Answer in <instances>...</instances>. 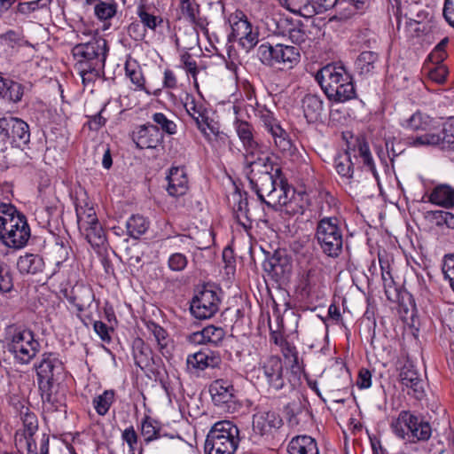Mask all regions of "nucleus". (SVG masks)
I'll use <instances>...</instances> for the list:
<instances>
[{
  "label": "nucleus",
  "mask_w": 454,
  "mask_h": 454,
  "mask_svg": "<svg viewBox=\"0 0 454 454\" xmlns=\"http://www.w3.org/2000/svg\"><path fill=\"white\" fill-rule=\"evenodd\" d=\"M34 368L43 403L51 411H59L66 403L67 387L64 380L67 372L64 363L57 353L44 352Z\"/></svg>",
  "instance_id": "f257e3e1"
},
{
  "label": "nucleus",
  "mask_w": 454,
  "mask_h": 454,
  "mask_svg": "<svg viewBox=\"0 0 454 454\" xmlns=\"http://www.w3.org/2000/svg\"><path fill=\"white\" fill-rule=\"evenodd\" d=\"M31 236L27 217L15 207L0 206V239L8 247L23 248Z\"/></svg>",
  "instance_id": "f03ea898"
},
{
  "label": "nucleus",
  "mask_w": 454,
  "mask_h": 454,
  "mask_svg": "<svg viewBox=\"0 0 454 454\" xmlns=\"http://www.w3.org/2000/svg\"><path fill=\"white\" fill-rule=\"evenodd\" d=\"M274 175L258 176L248 181L251 190L256 193L259 200L269 207L277 209L278 207H286L290 203V188L280 168H276Z\"/></svg>",
  "instance_id": "7ed1b4c3"
},
{
  "label": "nucleus",
  "mask_w": 454,
  "mask_h": 454,
  "mask_svg": "<svg viewBox=\"0 0 454 454\" xmlns=\"http://www.w3.org/2000/svg\"><path fill=\"white\" fill-rule=\"evenodd\" d=\"M239 431L230 420L214 424L205 442V454H234L239 446Z\"/></svg>",
  "instance_id": "20e7f679"
},
{
  "label": "nucleus",
  "mask_w": 454,
  "mask_h": 454,
  "mask_svg": "<svg viewBox=\"0 0 454 454\" xmlns=\"http://www.w3.org/2000/svg\"><path fill=\"white\" fill-rule=\"evenodd\" d=\"M6 340L7 350L21 364H28L40 349V343L35 339L34 333L27 328L9 325L6 328Z\"/></svg>",
  "instance_id": "39448f33"
},
{
  "label": "nucleus",
  "mask_w": 454,
  "mask_h": 454,
  "mask_svg": "<svg viewBox=\"0 0 454 454\" xmlns=\"http://www.w3.org/2000/svg\"><path fill=\"white\" fill-rule=\"evenodd\" d=\"M315 239L322 253L336 259L343 249V229L339 218L325 216L317 224Z\"/></svg>",
  "instance_id": "423d86ee"
},
{
  "label": "nucleus",
  "mask_w": 454,
  "mask_h": 454,
  "mask_svg": "<svg viewBox=\"0 0 454 454\" xmlns=\"http://www.w3.org/2000/svg\"><path fill=\"white\" fill-rule=\"evenodd\" d=\"M260 61L270 67L279 70L292 69L300 62V51L294 46L269 43L261 44L257 49Z\"/></svg>",
  "instance_id": "0eeeda50"
},
{
  "label": "nucleus",
  "mask_w": 454,
  "mask_h": 454,
  "mask_svg": "<svg viewBox=\"0 0 454 454\" xmlns=\"http://www.w3.org/2000/svg\"><path fill=\"white\" fill-rule=\"evenodd\" d=\"M221 290L210 285H204L195 291L190 304L192 315L198 319L213 317L219 310Z\"/></svg>",
  "instance_id": "6e6552de"
},
{
  "label": "nucleus",
  "mask_w": 454,
  "mask_h": 454,
  "mask_svg": "<svg viewBox=\"0 0 454 454\" xmlns=\"http://www.w3.org/2000/svg\"><path fill=\"white\" fill-rule=\"evenodd\" d=\"M354 157H360L364 165L372 173L375 172V166L370 152L369 145L363 137H357L353 148H348L344 154L339 155L334 160V166L337 173L347 179L353 177L354 168L351 161V153Z\"/></svg>",
  "instance_id": "1a4fd4ad"
},
{
  "label": "nucleus",
  "mask_w": 454,
  "mask_h": 454,
  "mask_svg": "<svg viewBox=\"0 0 454 454\" xmlns=\"http://www.w3.org/2000/svg\"><path fill=\"white\" fill-rule=\"evenodd\" d=\"M431 434V426L423 418L410 411L399 412V438L417 442L428 440Z\"/></svg>",
  "instance_id": "9d476101"
},
{
  "label": "nucleus",
  "mask_w": 454,
  "mask_h": 454,
  "mask_svg": "<svg viewBox=\"0 0 454 454\" xmlns=\"http://www.w3.org/2000/svg\"><path fill=\"white\" fill-rule=\"evenodd\" d=\"M0 138L15 147L23 148L30 141L29 126L17 117H2L0 118Z\"/></svg>",
  "instance_id": "9b49d317"
},
{
  "label": "nucleus",
  "mask_w": 454,
  "mask_h": 454,
  "mask_svg": "<svg viewBox=\"0 0 454 454\" xmlns=\"http://www.w3.org/2000/svg\"><path fill=\"white\" fill-rule=\"evenodd\" d=\"M401 140L414 146L436 145L442 150H454V120L445 122L438 133H426L415 138L407 137Z\"/></svg>",
  "instance_id": "f8f14e48"
},
{
  "label": "nucleus",
  "mask_w": 454,
  "mask_h": 454,
  "mask_svg": "<svg viewBox=\"0 0 454 454\" xmlns=\"http://www.w3.org/2000/svg\"><path fill=\"white\" fill-rule=\"evenodd\" d=\"M245 172L248 180L258 176H275L276 168H278L272 159L262 153L260 148L244 154Z\"/></svg>",
  "instance_id": "ddd939ff"
},
{
  "label": "nucleus",
  "mask_w": 454,
  "mask_h": 454,
  "mask_svg": "<svg viewBox=\"0 0 454 454\" xmlns=\"http://www.w3.org/2000/svg\"><path fill=\"white\" fill-rule=\"evenodd\" d=\"M107 51L106 41L102 37H94L88 43H78L72 50L77 63L84 62L89 65H94L96 61L105 64Z\"/></svg>",
  "instance_id": "4468645a"
},
{
  "label": "nucleus",
  "mask_w": 454,
  "mask_h": 454,
  "mask_svg": "<svg viewBox=\"0 0 454 454\" xmlns=\"http://www.w3.org/2000/svg\"><path fill=\"white\" fill-rule=\"evenodd\" d=\"M399 321L403 323V334L417 336L419 318L413 296L405 289L399 288Z\"/></svg>",
  "instance_id": "2eb2a0df"
},
{
  "label": "nucleus",
  "mask_w": 454,
  "mask_h": 454,
  "mask_svg": "<svg viewBox=\"0 0 454 454\" xmlns=\"http://www.w3.org/2000/svg\"><path fill=\"white\" fill-rule=\"evenodd\" d=\"M399 385L402 392H406L415 400H421L425 395L423 381L409 360L399 370Z\"/></svg>",
  "instance_id": "dca6fc26"
},
{
  "label": "nucleus",
  "mask_w": 454,
  "mask_h": 454,
  "mask_svg": "<svg viewBox=\"0 0 454 454\" xmlns=\"http://www.w3.org/2000/svg\"><path fill=\"white\" fill-rule=\"evenodd\" d=\"M351 75L342 66L326 65L322 67L316 74V81L320 85L321 89L328 98L331 93H333L335 86L340 82H346Z\"/></svg>",
  "instance_id": "f3484780"
},
{
  "label": "nucleus",
  "mask_w": 454,
  "mask_h": 454,
  "mask_svg": "<svg viewBox=\"0 0 454 454\" xmlns=\"http://www.w3.org/2000/svg\"><path fill=\"white\" fill-rule=\"evenodd\" d=\"M209 393L215 405L228 411L235 409L238 399L236 390L230 381L223 379L214 380L209 386Z\"/></svg>",
  "instance_id": "a211bd4d"
},
{
  "label": "nucleus",
  "mask_w": 454,
  "mask_h": 454,
  "mask_svg": "<svg viewBox=\"0 0 454 454\" xmlns=\"http://www.w3.org/2000/svg\"><path fill=\"white\" fill-rule=\"evenodd\" d=\"M261 121L266 130L272 136L275 145L283 153L290 154L294 152V146L288 134L279 125L270 111L266 110L261 114Z\"/></svg>",
  "instance_id": "6ab92c4d"
},
{
  "label": "nucleus",
  "mask_w": 454,
  "mask_h": 454,
  "mask_svg": "<svg viewBox=\"0 0 454 454\" xmlns=\"http://www.w3.org/2000/svg\"><path fill=\"white\" fill-rule=\"evenodd\" d=\"M379 262L381 269V278L384 286V292L387 299L392 302H397V285L393 274L392 265H395V257L386 251L379 253Z\"/></svg>",
  "instance_id": "aec40b11"
},
{
  "label": "nucleus",
  "mask_w": 454,
  "mask_h": 454,
  "mask_svg": "<svg viewBox=\"0 0 454 454\" xmlns=\"http://www.w3.org/2000/svg\"><path fill=\"white\" fill-rule=\"evenodd\" d=\"M222 364V358L218 352L201 348L200 351L187 356V369L191 372H199L207 368H218Z\"/></svg>",
  "instance_id": "412c9836"
},
{
  "label": "nucleus",
  "mask_w": 454,
  "mask_h": 454,
  "mask_svg": "<svg viewBox=\"0 0 454 454\" xmlns=\"http://www.w3.org/2000/svg\"><path fill=\"white\" fill-rule=\"evenodd\" d=\"M164 136L160 129L154 124L146 123L138 127L133 132L132 139L139 149H153L160 145Z\"/></svg>",
  "instance_id": "4be33fe9"
},
{
  "label": "nucleus",
  "mask_w": 454,
  "mask_h": 454,
  "mask_svg": "<svg viewBox=\"0 0 454 454\" xmlns=\"http://www.w3.org/2000/svg\"><path fill=\"white\" fill-rule=\"evenodd\" d=\"M282 425V419L275 411H259L253 416V431L259 436L271 434Z\"/></svg>",
  "instance_id": "5701e85b"
},
{
  "label": "nucleus",
  "mask_w": 454,
  "mask_h": 454,
  "mask_svg": "<svg viewBox=\"0 0 454 454\" xmlns=\"http://www.w3.org/2000/svg\"><path fill=\"white\" fill-rule=\"evenodd\" d=\"M276 24V32L283 36H288L291 42L295 44L305 43L308 38L306 26L301 20L280 18Z\"/></svg>",
  "instance_id": "b1692460"
},
{
  "label": "nucleus",
  "mask_w": 454,
  "mask_h": 454,
  "mask_svg": "<svg viewBox=\"0 0 454 454\" xmlns=\"http://www.w3.org/2000/svg\"><path fill=\"white\" fill-rule=\"evenodd\" d=\"M233 215L237 223L241 225L245 230L252 228L253 222H266L263 219V213L254 212L249 207L247 197L239 195V200L233 206Z\"/></svg>",
  "instance_id": "393cba45"
},
{
  "label": "nucleus",
  "mask_w": 454,
  "mask_h": 454,
  "mask_svg": "<svg viewBox=\"0 0 454 454\" xmlns=\"http://www.w3.org/2000/svg\"><path fill=\"white\" fill-rule=\"evenodd\" d=\"M268 385L273 390L278 391L283 388L285 380L283 377V363L280 357L270 356L262 367Z\"/></svg>",
  "instance_id": "a878e982"
},
{
  "label": "nucleus",
  "mask_w": 454,
  "mask_h": 454,
  "mask_svg": "<svg viewBox=\"0 0 454 454\" xmlns=\"http://www.w3.org/2000/svg\"><path fill=\"white\" fill-rule=\"evenodd\" d=\"M167 191L172 197H180L188 191V178L184 168L172 167L167 176Z\"/></svg>",
  "instance_id": "bb28decb"
},
{
  "label": "nucleus",
  "mask_w": 454,
  "mask_h": 454,
  "mask_svg": "<svg viewBox=\"0 0 454 454\" xmlns=\"http://www.w3.org/2000/svg\"><path fill=\"white\" fill-rule=\"evenodd\" d=\"M303 115L309 123L319 121L324 112L322 98L315 94H306L301 99Z\"/></svg>",
  "instance_id": "cd10ccee"
},
{
  "label": "nucleus",
  "mask_w": 454,
  "mask_h": 454,
  "mask_svg": "<svg viewBox=\"0 0 454 454\" xmlns=\"http://www.w3.org/2000/svg\"><path fill=\"white\" fill-rule=\"evenodd\" d=\"M45 267L43 256L37 254L27 253L20 255L17 261V269L22 275H37L43 271Z\"/></svg>",
  "instance_id": "c85d7f7f"
},
{
  "label": "nucleus",
  "mask_w": 454,
  "mask_h": 454,
  "mask_svg": "<svg viewBox=\"0 0 454 454\" xmlns=\"http://www.w3.org/2000/svg\"><path fill=\"white\" fill-rule=\"evenodd\" d=\"M66 298L79 312H82L93 302L94 293L91 288L80 286L74 287Z\"/></svg>",
  "instance_id": "c756f323"
},
{
  "label": "nucleus",
  "mask_w": 454,
  "mask_h": 454,
  "mask_svg": "<svg viewBox=\"0 0 454 454\" xmlns=\"http://www.w3.org/2000/svg\"><path fill=\"white\" fill-rule=\"evenodd\" d=\"M24 95V86L0 74V98L12 103H19Z\"/></svg>",
  "instance_id": "7c9ffc66"
},
{
  "label": "nucleus",
  "mask_w": 454,
  "mask_h": 454,
  "mask_svg": "<svg viewBox=\"0 0 454 454\" xmlns=\"http://www.w3.org/2000/svg\"><path fill=\"white\" fill-rule=\"evenodd\" d=\"M403 126L411 130H423L426 133H432L439 126V122L429 115L417 111L406 120Z\"/></svg>",
  "instance_id": "2f4dec72"
},
{
  "label": "nucleus",
  "mask_w": 454,
  "mask_h": 454,
  "mask_svg": "<svg viewBox=\"0 0 454 454\" xmlns=\"http://www.w3.org/2000/svg\"><path fill=\"white\" fill-rule=\"evenodd\" d=\"M228 22L231 28V32L228 35L229 43L236 42L252 27V24L248 21L245 13L239 10L230 14Z\"/></svg>",
  "instance_id": "473e14b6"
},
{
  "label": "nucleus",
  "mask_w": 454,
  "mask_h": 454,
  "mask_svg": "<svg viewBox=\"0 0 454 454\" xmlns=\"http://www.w3.org/2000/svg\"><path fill=\"white\" fill-rule=\"evenodd\" d=\"M290 454H319L317 442L310 436H296L288 444Z\"/></svg>",
  "instance_id": "72a5a7b5"
},
{
  "label": "nucleus",
  "mask_w": 454,
  "mask_h": 454,
  "mask_svg": "<svg viewBox=\"0 0 454 454\" xmlns=\"http://www.w3.org/2000/svg\"><path fill=\"white\" fill-rule=\"evenodd\" d=\"M234 125L237 134L245 148V153H248L260 148L258 143L254 139L253 127L250 123L246 121L237 119Z\"/></svg>",
  "instance_id": "f704fd0d"
},
{
  "label": "nucleus",
  "mask_w": 454,
  "mask_h": 454,
  "mask_svg": "<svg viewBox=\"0 0 454 454\" xmlns=\"http://www.w3.org/2000/svg\"><path fill=\"white\" fill-rule=\"evenodd\" d=\"M452 188L449 184H440L431 190L427 189L425 196L428 198V201L433 204L450 207Z\"/></svg>",
  "instance_id": "c9c22d12"
},
{
  "label": "nucleus",
  "mask_w": 454,
  "mask_h": 454,
  "mask_svg": "<svg viewBox=\"0 0 454 454\" xmlns=\"http://www.w3.org/2000/svg\"><path fill=\"white\" fill-rule=\"evenodd\" d=\"M133 357L135 364L142 370L149 367L153 361L152 349L141 339L133 342Z\"/></svg>",
  "instance_id": "e433bc0d"
},
{
  "label": "nucleus",
  "mask_w": 454,
  "mask_h": 454,
  "mask_svg": "<svg viewBox=\"0 0 454 454\" xmlns=\"http://www.w3.org/2000/svg\"><path fill=\"white\" fill-rule=\"evenodd\" d=\"M379 62V54L372 51H362L356 60V69L361 75H368L374 72Z\"/></svg>",
  "instance_id": "4c0bfd02"
},
{
  "label": "nucleus",
  "mask_w": 454,
  "mask_h": 454,
  "mask_svg": "<svg viewBox=\"0 0 454 454\" xmlns=\"http://www.w3.org/2000/svg\"><path fill=\"white\" fill-rule=\"evenodd\" d=\"M316 0H280L282 5L303 17H312L317 14L315 7Z\"/></svg>",
  "instance_id": "58836bf2"
},
{
  "label": "nucleus",
  "mask_w": 454,
  "mask_h": 454,
  "mask_svg": "<svg viewBox=\"0 0 454 454\" xmlns=\"http://www.w3.org/2000/svg\"><path fill=\"white\" fill-rule=\"evenodd\" d=\"M354 98H356V90L353 79L350 77L346 82H340L335 86L333 93H331L327 98L336 103H343Z\"/></svg>",
  "instance_id": "ea45409f"
},
{
  "label": "nucleus",
  "mask_w": 454,
  "mask_h": 454,
  "mask_svg": "<svg viewBox=\"0 0 454 454\" xmlns=\"http://www.w3.org/2000/svg\"><path fill=\"white\" fill-rule=\"evenodd\" d=\"M77 70L82 77V83L86 84L96 81L104 74L105 64L96 61L94 65H89L84 62L76 63Z\"/></svg>",
  "instance_id": "a19ab883"
},
{
  "label": "nucleus",
  "mask_w": 454,
  "mask_h": 454,
  "mask_svg": "<svg viewBox=\"0 0 454 454\" xmlns=\"http://www.w3.org/2000/svg\"><path fill=\"white\" fill-rule=\"evenodd\" d=\"M265 270L280 276L290 270L289 260L286 255H282L279 252H276L270 258L263 263Z\"/></svg>",
  "instance_id": "79ce46f5"
},
{
  "label": "nucleus",
  "mask_w": 454,
  "mask_h": 454,
  "mask_svg": "<svg viewBox=\"0 0 454 454\" xmlns=\"http://www.w3.org/2000/svg\"><path fill=\"white\" fill-rule=\"evenodd\" d=\"M80 231L93 247H99L106 241L105 231L98 221L89 224L86 228L80 229Z\"/></svg>",
  "instance_id": "37998d69"
},
{
  "label": "nucleus",
  "mask_w": 454,
  "mask_h": 454,
  "mask_svg": "<svg viewBox=\"0 0 454 454\" xmlns=\"http://www.w3.org/2000/svg\"><path fill=\"white\" fill-rule=\"evenodd\" d=\"M141 434L146 442L167 435L161 433L159 422L149 416H145L141 422Z\"/></svg>",
  "instance_id": "c03bdc74"
},
{
  "label": "nucleus",
  "mask_w": 454,
  "mask_h": 454,
  "mask_svg": "<svg viewBox=\"0 0 454 454\" xmlns=\"http://www.w3.org/2000/svg\"><path fill=\"white\" fill-rule=\"evenodd\" d=\"M149 227L148 222L142 215H132L126 222L127 233L133 239H138L145 234Z\"/></svg>",
  "instance_id": "a18cd8bd"
},
{
  "label": "nucleus",
  "mask_w": 454,
  "mask_h": 454,
  "mask_svg": "<svg viewBox=\"0 0 454 454\" xmlns=\"http://www.w3.org/2000/svg\"><path fill=\"white\" fill-rule=\"evenodd\" d=\"M114 397L115 392L113 389L105 390L101 395L96 396L92 403L97 413L100 416H105L114 403Z\"/></svg>",
  "instance_id": "49530a36"
},
{
  "label": "nucleus",
  "mask_w": 454,
  "mask_h": 454,
  "mask_svg": "<svg viewBox=\"0 0 454 454\" xmlns=\"http://www.w3.org/2000/svg\"><path fill=\"white\" fill-rule=\"evenodd\" d=\"M185 109L187 114L195 121L198 129L203 131V121H207V110L202 105L197 104L194 99L185 104Z\"/></svg>",
  "instance_id": "de8ad7c7"
},
{
  "label": "nucleus",
  "mask_w": 454,
  "mask_h": 454,
  "mask_svg": "<svg viewBox=\"0 0 454 454\" xmlns=\"http://www.w3.org/2000/svg\"><path fill=\"white\" fill-rule=\"evenodd\" d=\"M137 14L144 28L155 31L157 27L163 23L160 16H156L148 12V7L137 8Z\"/></svg>",
  "instance_id": "09e8293b"
},
{
  "label": "nucleus",
  "mask_w": 454,
  "mask_h": 454,
  "mask_svg": "<svg viewBox=\"0 0 454 454\" xmlns=\"http://www.w3.org/2000/svg\"><path fill=\"white\" fill-rule=\"evenodd\" d=\"M126 75L139 90H145V77L140 67L136 61H127L125 64Z\"/></svg>",
  "instance_id": "8fccbe9b"
},
{
  "label": "nucleus",
  "mask_w": 454,
  "mask_h": 454,
  "mask_svg": "<svg viewBox=\"0 0 454 454\" xmlns=\"http://www.w3.org/2000/svg\"><path fill=\"white\" fill-rule=\"evenodd\" d=\"M20 419L24 426V434L28 436H34L38 430V420L36 415L26 408V411H20Z\"/></svg>",
  "instance_id": "3c124183"
},
{
  "label": "nucleus",
  "mask_w": 454,
  "mask_h": 454,
  "mask_svg": "<svg viewBox=\"0 0 454 454\" xmlns=\"http://www.w3.org/2000/svg\"><path fill=\"white\" fill-rule=\"evenodd\" d=\"M75 210L79 230L86 228L89 224H93V223L98 221L93 207L84 208L82 207L76 206Z\"/></svg>",
  "instance_id": "603ef678"
},
{
  "label": "nucleus",
  "mask_w": 454,
  "mask_h": 454,
  "mask_svg": "<svg viewBox=\"0 0 454 454\" xmlns=\"http://www.w3.org/2000/svg\"><path fill=\"white\" fill-rule=\"evenodd\" d=\"M117 12V4L114 2L106 3L98 0L94 7V13L100 20H106L112 19Z\"/></svg>",
  "instance_id": "864d4df0"
},
{
  "label": "nucleus",
  "mask_w": 454,
  "mask_h": 454,
  "mask_svg": "<svg viewBox=\"0 0 454 454\" xmlns=\"http://www.w3.org/2000/svg\"><path fill=\"white\" fill-rule=\"evenodd\" d=\"M207 344L218 345L225 336V331L222 327L213 325L203 328Z\"/></svg>",
  "instance_id": "5fc2aeb1"
},
{
  "label": "nucleus",
  "mask_w": 454,
  "mask_h": 454,
  "mask_svg": "<svg viewBox=\"0 0 454 454\" xmlns=\"http://www.w3.org/2000/svg\"><path fill=\"white\" fill-rule=\"evenodd\" d=\"M404 16L408 20L409 24L419 25L427 20L428 12L421 9V4L419 5L418 9L412 7V9L403 12V14H399V18Z\"/></svg>",
  "instance_id": "6e6d98bb"
},
{
  "label": "nucleus",
  "mask_w": 454,
  "mask_h": 454,
  "mask_svg": "<svg viewBox=\"0 0 454 454\" xmlns=\"http://www.w3.org/2000/svg\"><path fill=\"white\" fill-rule=\"evenodd\" d=\"M259 34L257 31H254L251 27L244 35L240 36L237 41L239 45L247 51H250L259 42Z\"/></svg>",
  "instance_id": "4d7b16f0"
},
{
  "label": "nucleus",
  "mask_w": 454,
  "mask_h": 454,
  "mask_svg": "<svg viewBox=\"0 0 454 454\" xmlns=\"http://www.w3.org/2000/svg\"><path fill=\"white\" fill-rule=\"evenodd\" d=\"M153 121L160 127V129L168 134L174 135L176 132V124L168 119L162 113H156L153 115Z\"/></svg>",
  "instance_id": "13d9d810"
},
{
  "label": "nucleus",
  "mask_w": 454,
  "mask_h": 454,
  "mask_svg": "<svg viewBox=\"0 0 454 454\" xmlns=\"http://www.w3.org/2000/svg\"><path fill=\"white\" fill-rule=\"evenodd\" d=\"M22 42V35L20 33L14 30H8L4 34L0 35V43L9 48L14 49L20 46Z\"/></svg>",
  "instance_id": "bf43d9fd"
},
{
  "label": "nucleus",
  "mask_w": 454,
  "mask_h": 454,
  "mask_svg": "<svg viewBox=\"0 0 454 454\" xmlns=\"http://www.w3.org/2000/svg\"><path fill=\"white\" fill-rule=\"evenodd\" d=\"M448 74L447 67L444 64H439L428 69L427 76L431 81L442 84L445 82Z\"/></svg>",
  "instance_id": "052dcab7"
},
{
  "label": "nucleus",
  "mask_w": 454,
  "mask_h": 454,
  "mask_svg": "<svg viewBox=\"0 0 454 454\" xmlns=\"http://www.w3.org/2000/svg\"><path fill=\"white\" fill-rule=\"evenodd\" d=\"M188 263L187 257L181 253L172 254L168 261V268L173 271L184 270Z\"/></svg>",
  "instance_id": "680f3d73"
},
{
  "label": "nucleus",
  "mask_w": 454,
  "mask_h": 454,
  "mask_svg": "<svg viewBox=\"0 0 454 454\" xmlns=\"http://www.w3.org/2000/svg\"><path fill=\"white\" fill-rule=\"evenodd\" d=\"M71 247L64 240H58L54 247V254L57 260V264L66 262L69 258Z\"/></svg>",
  "instance_id": "e2e57ef3"
},
{
  "label": "nucleus",
  "mask_w": 454,
  "mask_h": 454,
  "mask_svg": "<svg viewBox=\"0 0 454 454\" xmlns=\"http://www.w3.org/2000/svg\"><path fill=\"white\" fill-rule=\"evenodd\" d=\"M50 4V0H36L27 3H20L18 5L17 11L22 14H28L39 8L46 7Z\"/></svg>",
  "instance_id": "0e129e2a"
},
{
  "label": "nucleus",
  "mask_w": 454,
  "mask_h": 454,
  "mask_svg": "<svg viewBox=\"0 0 454 454\" xmlns=\"http://www.w3.org/2000/svg\"><path fill=\"white\" fill-rule=\"evenodd\" d=\"M181 10L189 21H194L195 17L200 13V5L190 0H181Z\"/></svg>",
  "instance_id": "69168bd1"
},
{
  "label": "nucleus",
  "mask_w": 454,
  "mask_h": 454,
  "mask_svg": "<svg viewBox=\"0 0 454 454\" xmlns=\"http://www.w3.org/2000/svg\"><path fill=\"white\" fill-rule=\"evenodd\" d=\"M150 331L153 334L155 340L160 348V349H163L167 347V338L168 333L165 329L156 324H152L149 326Z\"/></svg>",
  "instance_id": "338daca9"
},
{
  "label": "nucleus",
  "mask_w": 454,
  "mask_h": 454,
  "mask_svg": "<svg viewBox=\"0 0 454 454\" xmlns=\"http://www.w3.org/2000/svg\"><path fill=\"white\" fill-rule=\"evenodd\" d=\"M442 15L446 22L454 28V0H444Z\"/></svg>",
  "instance_id": "774afa93"
}]
</instances>
